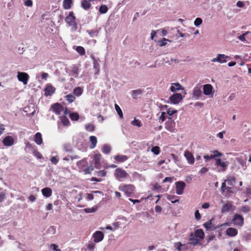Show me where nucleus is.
<instances>
[{"label":"nucleus","instance_id":"nucleus-1","mask_svg":"<svg viewBox=\"0 0 251 251\" xmlns=\"http://www.w3.org/2000/svg\"><path fill=\"white\" fill-rule=\"evenodd\" d=\"M119 189L123 192L126 197H133L135 192V187L134 185L131 184H124L119 187Z\"/></svg>","mask_w":251,"mask_h":251},{"label":"nucleus","instance_id":"nucleus-2","mask_svg":"<svg viewBox=\"0 0 251 251\" xmlns=\"http://www.w3.org/2000/svg\"><path fill=\"white\" fill-rule=\"evenodd\" d=\"M114 175L115 178L120 181L125 180L129 176L127 172L121 168H117Z\"/></svg>","mask_w":251,"mask_h":251},{"label":"nucleus","instance_id":"nucleus-3","mask_svg":"<svg viewBox=\"0 0 251 251\" xmlns=\"http://www.w3.org/2000/svg\"><path fill=\"white\" fill-rule=\"evenodd\" d=\"M65 20L69 26H72L73 29L76 30L77 29V26L75 22V17L74 16L73 11L70 12L68 16L66 17Z\"/></svg>","mask_w":251,"mask_h":251},{"label":"nucleus","instance_id":"nucleus-4","mask_svg":"<svg viewBox=\"0 0 251 251\" xmlns=\"http://www.w3.org/2000/svg\"><path fill=\"white\" fill-rule=\"evenodd\" d=\"M212 219H211V220L207 221L206 223H205L203 224V226L206 228V229L207 230H209L211 229L214 230V229H216L217 228H219V227H222L224 226H229L230 225V224L229 223H226L225 224H221L220 225H218L217 226H214L212 225Z\"/></svg>","mask_w":251,"mask_h":251},{"label":"nucleus","instance_id":"nucleus-5","mask_svg":"<svg viewBox=\"0 0 251 251\" xmlns=\"http://www.w3.org/2000/svg\"><path fill=\"white\" fill-rule=\"evenodd\" d=\"M176 123L172 118L169 117L168 120L165 123V128L171 132H174L176 130Z\"/></svg>","mask_w":251,"mask_h":251},{"label":"nucleus","instance_id":"nucleus-6","mask_svg":"<svg viewBox=\"0 0 251 251\" xmlns=\"http://www.w3.org/2000/svg\"><path fill=\"white\" fill-rule=\"evenodd\" d=\"M232 222L234 225L242 226L244 224V218L241 215L235 214L232 219Z\"/></svg>","mask_w":251,"mask_h":251},{"label":"nucleus","instance_id":"nucleus-7","mask_svg":"<svg viewBox=\"0 0 251 251\" xmlns=\"http://www.w3.org/2000/svg\"><path fill=\"white\" fill-rule=\"evenodd\" d=\"M17 78L19 81L22 82L24 84L26 85L27 84L28 79L29 78V76L26 73L18 72L17 75Z\"/></svg>","mask_w":251,"mask_h":251},{"label":"nucleus","instance_id":"nucleus-8","mask_svg":"<svg viewBox=\"0 0 251 251\" xmlns=\"http://www.w3.org/2000/svg\"><path fill=\"white\" fill-rule=\"evenodd\" d=\"M229 56L224 54H218L216 58H214L211 60L213 62H218L220 63H224L226 62L227 59H229Z\"/></svg>","mask_w":251,"mask_h":251},{"label":"nucleus","instance_id":"nucleus-9","mask_svg":"<svg viewBox=\"0 0 251 251\" xmlns=\"http://www.w3.org/2000/svg\"><path fill=\"white\" fill-rule=\"evenodd\" d=\"M52 111L56 115H60L64 111V107L59 103H55L51 106Z\"/></svg>","mask_w":251,"mask_h":251},{"label":"nucleus","instance_id":"nucleus-10","mask_svg":"<svg viewBox=\"0 0 251 251\" xmlns=\"http://www.w3.org/2000/svg\"><path fill=\"white\" fill-rule=\"evenodd\" d=\"M215 165L217 166H220L221 168L219 170L220 172H224L226 169L228 165L227 162H225L222 160L220 158H215Z\"/></svg>","mask_w":251,"mask_h":251},{"label":"nucleus","instance_id":"nucleus-11","mask_svg":"<svg viewBox=\"0 0 251 251\" xmlns=\"http://www.w3.org/2000/svg\"><path fill=\"white\" fill-rule=\"evenodd\" d=\"M169 100L171 103L177 104L182 100V96L180 93H175L170 97Z\"/></svg>","mask_w":251,"mask_h":251},{"label":"nucleus","instance_id":"nucleus-12","mask_svg":"<svg viewBox=\"0 0 251 251\" xmlns=\"http://www.w3.org/2000/svg\"><path fill=\"white\" fill-rule=\"evenodd\" d=\"M176 193L178 195H181L183 193V190L186 186L185 183L183 181H178L176 183Z\"/></svg>","mask_w":251,"mask_h":251},{"label":"nucleus","instance_id":"nucleus-13","mask_svg":"<svg viewBox=\"0 0 251 251\" xmlns=\"http://www.w3.org/2000/svg\"><path fill=\"white\" fill-rule=\"evenodd\" d=\"M94 241L95 243H98L102 241L104 238L103 233L100 231H96L93 235Z\"/></svg>","mask_w":251,"mask_h":251},{"label":"nucleus","instance_id":"nucleus-14","mask_svg":"<svg viewBox=\"0 0 251 251\" xmlns=\"http://www.w3.org/2000/svg\"><path fill=\"white\" fill-rule=\"evenodd\" d=\"M101 158V155L100 153L95 154L94 156L95 167L96 169H100L101 167V163H100Z\"/></svg>","mask_w":251,"mask_h":251},{"label":"nucleus","instance_id":"nucleus-15","mask_svg":"<svg viewBox=\"0 0 251 251\" xmlns=\"http://www.w3.org/2000/svg\"><path fill=\"white\" fill-rule=\"evenodd\" d=\"M45 95L46 97L52 95L55 91V88L50 84H48L45 89Z\"/></svg>","mask_w":251,"mask_h":251},{"label":"nucleus","instance_id":"nucleus-16","mask_svg":"<svg viewBox=\"0 0 251 251\" xmlns=\"http://www.w3.org/2000/svg\"><path fill=\"white\" fill-rule=\"evenodd\" d=\"M14 140L13 138L11 136H7L3 138L2 143L5 146H11L14 144Z\"/></svg>","mask_w":251,"mask_h":251},{"label":"nucleus","instance_id":"nucleus-17","mask_svg":"<svg viewBox=\"0 0 251 251\" xmlns=\"http://www.w3.org/2000/svg\"><path fill=\"white\" fill-rule=\"evenodd\" d=\"M184 155L190 164H193L195 162V158L192 153L188 151H185Z\"/></svg>","mask_w":251,"mask_h":251},{"label":"nucleus","instance_id":"nucleus-18","mask_svg":"<svg viewBox=\"0 0 251 251\" xmlns=\"http://www.w3.org/2000/svg\"><path fill=\"white\" fill-rule=\"evenodd\" d=\"M213 88L210 84H206L203 86V94L206 96L210 95L212 93Z\"/></svg>","mask_w":251,"mask_h":251},{"label":"nucleus","instance_id":"nucleus-19","mask_svg":"<svg viewBox=\"0 0 251 251\" xmlns=\"http://www.w3.org/2000/svg\"><path fill=\"white\" fill-rule=\"evenodd\" d=\"M232 203H233V202L232 201H228L223 206L222 210H221V212L222 213H224L227 212L229 211L233 206Z\"/></svg>","mask_w":251,"mask_h":251},{"label":"nucleus","instance_id":"nucleus-20","mask_svg":"<svg viewBox=\"0 0 251 251\" xmlns=\"http://www.w3.org/2000/svg\"><path fill=\"white\" fill-rule=\"evenodd\" d=\"M226 234L229 237H234L238 234V230L234 227H229L226 229Z\"/></svg>","mask_w":251,"mask_h":251},{"label":"nucleus","instance_id":"nucleus-21","mask_svg":"<svg viewBox=\"0 0 251 251\" xmlns=\"http://www.w3.org/2000/svg\"><path fill=\"white\" fill-rule=\"evenodd\" d=\"M190 241H191V244L196 245L197 244H198L201 241V240L199 239V238L197 236H195V233H191L190 235Z\"/></svg>","mask_w":251,"mask_h":251},{"label":"nucleus","instance_id":"nucleus-22","mask_svg":"<svg viewBox=\"0 0 251 251\" xmlns=\"http://www.w3.org/2000/svg\"><path fill=\"white\" fill-rule=\"evenodd\" d=\"M41 191L43 196L46 198L50 197L52 194V190L49 187H46L42 189Z\"/></svg>","mask_w":251,"mask_h":251},{"label":"nucleus","instance_id":"nucleus-23","mask_svg":"<svg viewBox=\"0 0 251 251\" xmlns=\"http://www.w3.org/2000/svg\"><path fill=\"white\" fill-rule=\"evenodd\" d=\"M202 92L201 89V87H195L193 91V95L194 97L199 98L201 95Z\"/></svg>","mask_w":251,"mask_h":251},{"label":"nucleus","instance_id":"nucleus-24","mask_svg":"<svg viewBox=\"0 0 251 251\" xmlns=\"http://www.w3.org/2000/svg\"><path fill=\"white\" fill-rule=\"evenodd\" d=\"M79 69L77 66L74 65L70 70V75L74 77H77L78 75Z\"/></svg>","mask_w":251,"mask_h":251},{"label":"nucleus","instance_id":"nucleus-25","mask_svg":"<svg viewBox=\"0 0 251 251\" xmlns=\"http://www.w3.org/2000/svg\"><path fill=\"white\" fill-rule=\"evenodd\" d=\"M194 233H195V236L199 238L201 241L203 239L204 237V233L202 229H198L195 230Z\"/></svg>","mask_w":251,"mask_h":251},{"label":"nucleus","instance_id":"nucleus-26","mask_svg":"<svg viewBox=\"0 0 251 251\" xmlns=\"http://www.w3.org/2000/svg\"><path fill=\"white\" fill-rule=\"evenodd\" d=\"M183 88L182 86L178 83H175L172 84V86L170 87V90L172 92H176V91L182 90Z\"/></svg>","mask_w":251,"mask_h":251},{"label":"nucleus","instance_id":"nucleus-27","mask_svg":"<svg viewBox=\"0 0 251 251\" xmlns=\"http://www.w3.org/2000/svg\"><path fill=\"white\" fill-rule=\"evenodd\" d=\"M115 160L119 162H124L127 160L128 157L124 155H117L114 156Z\"/></svg>","mask_w":251,"mask_h":251},{"label":"nucleus","instance_id":"nucleus-28","mask_svg":"<svg viewBox=\"0 0 251 251\" xmlns=\"http://www.w3.org/2000/svg\"><path fill=\"white\" fill-rule=\"evenodd\" d=\"M89 0H81V7L85 10H88L91 6V4L90 3Z\"/></svg>","mask_w":251,"mask_h":251},{"label":"nucleus","instance_id":"nucleus-29","mask_svg":"<svg viewBox=\"0 0 251 251\" xmlns=\"http://www.w3.org/2000/svg\"><path fill=\"white\" fill-rule=\"evenodd\" d=\"M34 141L38 145H41L43 142L42 135L40 132H37L34 136Z\"/></svg>","mask_w":251,"mask_h":251},{"label":"nucleus","instance_id":"nucleus-30","mask_svg":"<svg viewBox=\"0 0 251 251\" xmlns=\"http://www.w3.org/2000/svg\"><path fill=\"white\" fill-rule=\"evenodd\" d=\"M89 139L91 142L90 148L92 149L95 148L97 143V137L95 136H91Z\"/></svg>","mask_w":251,"mask_h":251},{"label":"nucleus","instance_id":"nucleus-31","mask_svg":"<svg viewBox=\"0 0 251 251\" xmlns=\"http://www.w3.org/2000/svg\"><path fill=\"white\" fill-rule=\"evenodd\" d=\"M143 91L140 89L132 91V97L133 99H137L138 95H141Z\"/></svg>","mask_w":251,"mask_h":251},{"label":"nucleus","instance_id":"nucleus-32","mask_svg":"<svg viewBox=\"0 0 251 251\" xmlns=\"http://www.w3.org/2000/svg\"><path fill=\"white\" fill-rule=\"evenodd\" d=\"M167 200L170 201L171 202L173 203L177 201H179L178 197L175 195H168L167 196Z\"/></svg>","mask_w":251,"mask_h":251},{"label":"nucleus","instance_id":"nucleus-33","mask_svg":"<svg viewBox=\"0 0 251 251\" xmlns=\"http://www.w3.org/2000/svg\"><path fill=\"white\" fill-rule=\"evenodd\" d=\"M72 0H63V8L65 9H69L71 7Z\"/></svg>","mask_w":251,"mask_h":251},{"label":"nucleus","instance_id":"nucleus-34","mask_svg":"<svg viewBox=\"0 0 251 251\" xmlns=\"http://www.w3.org/2000/svg\"><path fill=\"white\" fill-rule=\"evenodd\" d=\"M83 93V89L80 87L75 88L73 90V94L76 96H80Z\"/></svg>","mask_w":251,"mask_h":251},{"label":"nucleus","instance_id":"nucleus-35","mask_svg":"<svg viewBox=\"0 0 251 251\" xmlns=\"http://www.w3.org/2000/svg\"><path fill=\"white\" fill-rule=\"evenodd\" d=\"M60 119L62 124L65 126H69L70 123L68 118L65 116H62L60 117Z\"/></svg>","mask_w":251,"mask_h":251},{"label":"nucleus","instance_id":"nucleus-36","mask_svg":"<svg viewBox=\"0 0 251 251\" xmlns=\"http://www.w3.org/2000/svg\"><path fill=\"white\" fill-rule=\"evenodd\" d=\"M108 8L106 5H101L99 9V12L101 14H105L108 11Z\"/></svg>","mask_w":251,"mask_h":251},{"label":"nucleus","instance_id":"nucleus-37","mask_svg":"<svg viewBox=\"0 0 251 251\" xmlns=\"http://www.w3.org/2000/svg\"><path fill=\"white\" fill-rule=\"evenodd\" d=\"M101 151L103 153L107 154L111 151V147L109 145H104L102 148Z\"/></svg>","mask_w":251,"mask_h":251},{"label":"nucleus","instance_id":"nucleus-38","mask_svg":"<svg viewBox=\"0 0 251 251\" xmlns=\"http://www.w3.org/2000/svg\"><path fill=\"white\" fill-rule=\"evenodd\" d=\"M69 117L72 121H77L79 118V115L76 112L71 113Z\"/></svg>","mask_w":251,"mask_h":251},{"label":"nucleus","instance_id":"nucleus-39","mask_svg":"<svg viewBox=\"0 0 251 251\" xmlns=\"http://www.w3.org/2000/svg\"><path fill=\"white\" fill-rule=\"evenodd\" d=\"M76 51L80 55H84L85 54V50L84 48L81 46H77L76 48Z\"/></svg>","mask_w":251,"mask_h":251},{"label":"nucleus","instance_id":"nucleus-40","mask_svg":"<svg viewBox=\"0 0 251 251\" xmlns=\"http://www.w3.org/2000/svg\"><path fill=\"white\" fill-rule=\"evenodd\" d=\"M85 129L87 131L92 132L95 130V126L93 124H88L85 126Z\"/></svg>","mask_w":251,"mask_h":251},{"label":"nucleus","instance_id":"nucleus-41","mask_svg":"<svg viewBox=\"0 0 251 251\" xmlns=\"http://www.w3.org/2000/svg\"><path fill=\"white\" fill-rule=\"evenodd\" d=\"M115 110H116L118 114L120 116V117L121 118H123V112H122L121 108L120 107V106L117 104H115Z\"/></svg>","mask_w":251,"mask_h":251},{"label":"nucleus","instance_id":"nucleus-42","mask_svg":"<svg viewBox=\"0 0 251 251\" xmlns=\"http://www.w3.org/2000/svg\"><path fill=\"white\" fill-rule=\"evenodd\" d=\"M75 99V97L72 94L67 95L66 96V100L70 103L73 102Z\"/></svg>","mask_w":251,"mask_h":251},{"label":"nucleus","instance_id":"nucleus-43","mask_svg":"<svg viewBox=\"0 0 251 251\" xmlns=\"http://www.w3.org/2000/svg\"><path fill=\"white\" fill-rule=\"evenodd\" d=\"M151 151L155 155H158L160 153V149L158 146H154L151 148Z\"/></svg>","mask_w":251,"mask_h":251},{"label":"nucleus","instance_id":"nucleus-44","mask_svg":"<svg viewBox=\"0 0 251 251\" xmlns=\"http://www.w3.org/2000/svg\"><path fill=\"white\" fill-rule=\"evenodd\" d=\"M185 245H183L181 244V243L178 242L177 243H176L175 244V247L178 251H181L182 250V247H184Z\"/></svg>","mask_w":251,"mask_h":251},{"label":"nucleus","instance_id":"nucleus-45","mask_svg":"<svg viewBox=\"0 0 251 251\" xmlns=\"http://www.w3.org/2000/svg\"><path fill=\"white\" fill-rule=\"evenodd\" d=\"M131 124L132 125L137 126L138 127H141L142 126L141 122L137 119H134L133 121H131Z\"/></svg>","mask_w":251,"mask_h":251},{"label":"nucleus","instance_id":"nucleus-46","mask_svg":"<svg viewBox=\"0 0 251 251\" xmlns=\"http://www.w3.org/2000/svg\"><path fill=\"white\" fill-rule=\"evenodd\" d=\"M94 170V168L92 166H90L85 169H84L83 171L85 174H89L91 173V172Z\"/></svg>","mask_w":251,"mask_h":251},{"label":"nucleus","instance_id":"nucleus-47","mask_svg":"<svg viewBox=\"0 0 251 251\" xmlns=\"http://www.w3.org/2000/svg\"><path fill=\"white\" fill-rule=\"evenodd\" d=\"M166 120V113L162 112L161 115L159 117V121L161 123H162Z\"/></svg>","mask_w":251,"mask_h":251},{"label":"nucleus","instance_id":"nucleus-48","mask_svg":"<svg viewBox=\"0 0 251 251\" xmlns=\"http://www.w3.org/2000/svg\"><path fill=\"white\" fill-rule=\"evenodd\" d=\"M98 176L100 177H104L106 175V172L104 170H101L96 172Z\"/></svg>","mask_w":251,"mask_h":251},{"label":"nucleus","instance_id":"nucleus-49","mask_svg":"<svg viewBox=\"0 0 251 251\" xmlns=\"http://www.w3.org/2000/svg\"><path fill=\"white\" fill-rule=\"evenodd\" d=\"M235 179L236 178L234 176H230L226 179V181L227 182L228 184L232 185V182H235Z\"/></svg>","mask_w":251,"mask_h":251},{"label":"nucleus","instance_id":"nucleus-50","mask_svg":"<svg viewBox=\"0 0 251 251\" xmlns=\"http://www.w3.org/2000/svg\"><path fill=\"white\" fill-rule=\"evenodd\" d=\"M167 41H170L165 38H163L162 40L159 41V46L160 47L165 46L167 44Z\"/></svg>","mask_w":251,"mask_h":251},{"label":"nucleus","instance_id":"nucleus-51","mask_svg":"<svg viewBox=\"0 0 251 251\" xmlns=\"http://www.w3.org/2000/svg\"><path fill=\"white\" fill-rule=\"evenodd\" d=\"M250 32L249 31H247L245 33H243V34L241 35L240 36H238V39L241 40V41H245V36L247 34H248Z\"/></svg>","mask_w":251,"mask_h":251},{"label":"nucleus","instance_id":"nucleus-52","mask_svg":"<svg viewBox=\"0 0 251 251\" xmlns=\"http://www.w3.org/2000/svg\"><path fill=\"white\" fill-rule=\"evenodd\" d=\"M24 4L28 7H31L33 5V2L31 0H24Z\"/></svg>","mask_w":251,"mask_h":251},{"label":"nucleus","instance_id":"nucleus-53","mask_svg":"<svg viewBox=\"0 0 251 251\" xmlns=\"http://www.w3.org/2000/svg\"><path fill=\"white\" fill-rule=\"evenodd\" d=\"M217 155H212V154H211L210 155H204L203 158L206 160H210V159H214L215 160V158H216V156Z\"/></svg>","mask_w":251,"mask_h":251},{"label":"nucleus","instance_id":"nucleus-54","mask_svg":"<svg viewBox=\"0 0 251 251\" xmlns=\"http://www.w3.org/2000/svg\"><path fill=\"white\" fill-rule=\"evenodd\" d=\"M202 20L200 18H197L196 19V20L194 21V24L196 26L200 25L202 23Z\"/></svg>","mask_w":251,"mask_h":251},{"label":"nucleus","instance_id":"nucleus-55","mask_svg":"<svg viewBox=\"0 0 251 251\" xmlns=\"http://www.w3.org/2000/svg\"><path fill=\"white\" fill-rule=\"evenodd\" d=\"M176 112L177 111L176 110L172 109L171 108H169L167 111V114L170 116L174 114L175 113H176Z\"/></svg>","mask_w":251,"mask_h":251},{"label":"nucleus","instance_id":"nucleus-56","mask_svg":"<svg viewBox=\"0 0 251 251\" xmlns=\"http://www.w3.org/2000/svg\"><path fill=\"white\" fill-rule=\"evenodd\" d=\"M212 153L211 154L212 155H217L216 156V158L217 157H220L222 155V153L221 152H219L217 150H214V151H212Z\"/></svg>","mask_w":251,"mask_h":251},{"label":"nucleus","instance_id":"nucleus-57","mask_svg":"<svg viewBox=\"0 0 251 251\" xmlns=\"http://www.w3.org/2000/svg\"><path fill=\"white\" fill-rule=\"evenodd\" d=\"M195 217L197 220H199L201 218V215L198 210H196L195 213Z\"/></svg>","mask_w":251,"mask_h":251},{"label":"nucleus","instance_id":"nucleus-58","mask_svg":"<svg viewBox=\"0 0 251 251\" xmlns=\"http://www.w3.org/2000/svg\"><path fill=\"white\" fill-rule=\"evenodd\" d=\"M241 211L243 212L247 213L250 211V207L248 206H243L242 207Z\"/></svg>","mask_w":251,"mask_h":251},{"label":"nucleus","instance_id":"nucleus-59","mask_svg":"<svg viewBox=\"0 0 251 251\" xmlns=\"http://www.w3.org/2000/svg\"><path fill=\"white\" fill-rule=\"evenodd\" d=\"M94 68L96 71L97 73L99 72V64L97 61L94 62Z\"/></svg>","mask_w":251,"mask_h":251},{"label":"nucleus","instance_id":"nucleus-60","mask_svg":"<svg viewBox=\"0 0 251 251\" xmlns=\"http://www.w3.org/2000/svg\"><path fill=\"white\" fill-rule=\"evenodd\" d=\"M86 162L85 160H82L78 162L77 164L80 167H82V166H85L86 164Z\"/></svg>","mask_w":251,"mask_h":251},{"label":"nucleus","instance_id":"nucleus-61","mask_svg":"<svg viewBox=\"0 0 251 251\" xmlns=\"http://www.w3.org/2000/svg\"><path fill=\"white\" fill-rule=\"evenodd\" d=\"M5 194L3 193H0V202H2L5 199Z\"/></svg>","mask_w":251,"mask_h":251},{"label":"nucleus","instance_id":"nucleus-62","mask_svg":"<svg viewBox=\"0 0 251 251\" xmlns=\"http://www.w3.org/2000/svg\"><path fill=\"white\" fill-rule=\"evenodd\" d=\"M49 76V75L47 73H42L41 74V77L43 79L46 80Z\"/></svg>","mask_w":251,"mask_h":251},{"label":"nucleus","instance_id":"nucleus-63","mask_svg":"<svg viewBox=\"0 0 251 251\" xmlns=\"http://www.w3.org/2000/svg\"><path fill=\"white\" fill-rule=\"evenodd\" d=\"M227 187L226 186V184L225 182H224L222 184L221 186V190L222 192H224L226 191V189L227 188Z\"/></svg>","mask_w":251,"mask_h":251},{"label":"nucleus","instance_id":"nucleus-64","mask_svg":"<svg viewBox=\"0 0 251 251\" xmlns=\"http://www.w3.org/2000/svg\"><path fill=\"white\" fill-rule=\"evenodd\" d=\"M50 161H51L53 164H54L56 165V164L57 163V162H58V159H57L55 157L53 156V157H52L51 158V159H50Z\"/></svg>","mask_w":251,"mask_h":251}]
</instances>
